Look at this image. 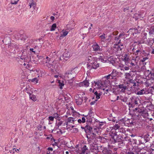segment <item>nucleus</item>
<instances>
[{
    "instance_id": "c85d7f7f",
    "label": "nucleus",
    "mask_w": 154,
    "mask_h": 154,
    "mask_svg": "<svg viewBox=\"0 0 154 154\" xmlns=\"http://www.w3.org/2000/svg\"><path fill=\"white\" fill-rule=\"evenodd\" d=\"M68 33V32L67 31H65L63 32L62 34H61L60 37V38L61 39L62 38L66 36Z\"/></svg>"
},
{
    "instance_id": "774afa93",
    "label": "nucleus",
    "mask_w": 154,
    "mask_h": 154,
    "mask_svg": "<svg viewBox=\"0 0 154 154\" xmlns=\"http://www.w3.org/2000/svg\"><path fill=\"white\" fill-rule=\"evenodd\" d=\"M30 50L32 51V52H34L35 54V51H33V48H31L30 49Z\"/></svg>"
},
{
    "instance_id": "c756f323",
    "label": "nucleus",
    "mask_w": 154,
    "mask_h": 154,
    "mask_svg": "<svg viewBox=\"0 0 154 154\" xmlns=\"http://www.w3.org/2000/svg\"><path fill=\"white\" fill-rule=\"evenodd\" d=\"M131 72H126L125 73L124 76L126 79H129L131 76Z\"/></svg>"
},
{
    "instance_id": "72a5a7b5",
    "label": "nucleus",
    "mask_w": 154,
    "mask_h": 154,
    "mask_svg": "<svg viewBox=\"0 0 154 154\" xmlns=\"http://www.w3.org/2000/svg\"><path fill=\"white\" fill-rule=\"evenodd\" d=\"M154 33V27L151 26L149 29V35L153 34Z\"/></svg>"
},
{
    "instance_id": "39448f33",
    "label": "nucleus",
    "mask_w": 154,
    "mask_h": 154,
    "mask_svg": "<svg viewBox=\"0 0 154 154\" xmlns=\"http://www.w3.org/2000/svg\"><path fill=\"white\" fill-rule=\"evenodd\" d=\"M99 64L97 63V60L92 62L91 63L88 64L87 68L88 69L91 70L92 69H96L99 66Z\"/></svg>"
},
{
    "instance_id": "f3484780",
    "label": "nucleus",
    "mask_w": 154,
    "mask_h": 154,
    "mask_svg": "<svg viewBox=\"0 0 154 154\" xmlns=\"http://www.w3.org/2000/svg\"><path fill=\"white\" fill-rule=\"evenodd\" d=\"M126 119L125 117L124 118H122V119H120L119 120V124L121 125V126L126 125V124H128L126 120Z\"/></svg>"
},
{
    "instance_id": "e433bc0d",
    "label": "nucleus",
    "mask_w": 154,
    "mask_h": 154,
    "mask_svg": "<svg viewBox=\"0 0 154 154\" xmlns=\"http://www.w3.org/2000/svg\"><path fill=\"white\" fill-rule=\"evenodd\" d=\"M105 34L103 33V34L100 36V37L101 38V40L102 42H104L106 38V37H105Z\"/></svg>"
},
{
    "instance_id": "e2e57ef3",
    "label": "nucleus",
    "mask_w": 154,
    "mask_h": 154,
    "mask_svg": "<svg viewBox=\"0 0 154 154\" xmlns=\"http://www.w3.org/2000/svg\"><path fill=\"white\" fill-rule=\"evenodd\" d=\"M130 120H131L130 119H127V120H126V121H127L126 122H128V123H130V124H133L132 121L131 122V121H130Z\"/></svg>"
},
{
    "instance_id": "bb28decb",
    "label": "nucleus",
    "mask_w": 154,
    "mask_h": 154,
    "mask_svg": "<svg viewBox=\"0 0 154 154\" xmlns=\"http://www.w3.org/2000/svg\"><path fill=\"white\" fill-rule=\"evenodd\" d=\"M96 137V134L94 133L91 134L90 136H88V137L87 138L88 139H89V140H93L95 139Z\"/></svg>"
},
{
    "instance_id": "4be33fe9",
    "label": "nucleus",
    "mask_w": 154,
    "mask_h": 154,
    "mask_svg": "<svg viewBox=\"0 0 154 154\" xmlns=\"http://www.w3.org/2000/svg\"><path fill=\"white\" fill-rule=\"evenodd\" d=\"M99 60L102 62H105L107 61V59L104 58L103 54L100 55L98 58Z\"/></svg>"
},
{
    "instance_id": "3c124183",
    "label": "nucleus",
    "mask_w": 154,
    "mask_h": 154,
    "mask_svg": "<svg viewBox=\"0 0 154 154\" xmlns=\"http://www.w3.org/2000/svg\"><path fill=\"white\" fill-rule=\"evenodd\" d=\"M18 1H19V0L14 1L12 0L11 1V3L12 4L16 5Z\"/></svg>"
},
{
    "instance_id": "7c9ffc66",
    "label": "nucleus",
    "mask_w": 154,
    "mask_h": 154,
    "mask_svg": "<svg viewBox=\"0 0 154 154\" xmlns=\"http://www.w3.org/2000/svg\"><path fill=\"white\" fill-rule=\"evenodd\" d=\"M70 71H73V72H72L75 75V74L78 73L79 70L78 68L76 67L72 69Z\"/></svg>"
},
{
    "instance_id": "4c0bfd02",
    "label": "nucleus",
    "mask_w": 154,
    "mask_h": 154,
    "mask_svg": "<svg viewBox=\"0 0 154 154\" xmlns=\"http://www.w3.org/2000/svg\"><path fill=\"white\" fill-rule=\"evenodd\" d=\"M31 0V3H29V5L30 7V8H31L32 7H35V3L34 2L33 0Z\"/></svg>"
},
{
    "instance_id": "5701e85b",
    "label": "nucleus",
    "mask_w": 154,
    "mask_h": 154,
    "mask_svg": "<svg viewBox=\"0 0 154 154\" xmlns=\"http://www.w3.org/2000/svg\"><path fill=\"white\" fill-rule=\"evenodd\" d=\"M119 42H118V44H117L115 45V48H116L118 51H121L123 48V45H119Z\"/></svg>"
},
{
    "instance_id": "680f3d73",
    "label": "nucleus",
    "mask_w": 154,
    "mask_h": 154,
    "mask_svg": "<svg viewBox=\"0 0 154 154\" xmlns=\"http://www.w3.org/2000/svg\"><path fill=\"white\" fill-rule=\"evenodd\" d=\"M101 95V94H99L98 95H97L96 96V97L97 99H99L100 98V96Z\"/></svg>"
},
{
    "instance_id": "09e8293b",
    "label": "nucleus",
    "mask_w": 154,
    "mask_h": 154,
    "mask_svg": "<svg viewBox=\"0 0 154 154\" xmlns=\"http://www.w3.org/2000/svg\"><path fill=\"white\" fill-rule=\"evenodd\" d=\"M59 83L60 88L62 89V87L64 85V84L63 83H62L60 81H59Z\"/></svg>"
},
{
    "instance_id": "79ce46f5",
    "label": "nucleus",
    "mask_w": 154,
    "mask_h": 154,
    "mask_svg": "<svg viewBox=\"0 0 154 154\" xmlns=\"http://www.w3.org/2000/svg\"><path fill=\"white\" fill-rule=\"evenodd\" d=\"M59 115L57 113H55L53 114V117L54 118H55L56 119H57L58 120H60V119L59 116Z\"/></svg>"
},
{
    "instance_id": "f704fd0d",
    "label": "nucleus",
    "mask_w": 154,
    "mask_h": 154,
    "mask_svg": "<svg viewBox=\"0 0 154 154\" xmlns=\"http://www.w3.org/2000/svg\"><path fill=\"white\" fill-rule=\"evenodd\" d=\"M45 63L46 64V66L48 68H51L53 66V64L51 63V62L46 61Z\"/></svg>"
},
{
    "instance_id": "cd10ccee",
    "label": "nucleus",
    "mask_w": 154,
    "mask_h": 154,
    "mask_svg": "<svg viewBox=\"0 0 154 154\" xmlns=\"http://www.w3.org/2000/svg\"><path fill=\"white\" fill-rule=\"evenodd\" d=\"M30 98L34 101H35L37 100L36 96L34 95H31V94L29 95Z\"/></svg>"
},
{
    "instance_id": "473e14b6",
    "label": "nucleus",
    "mask_w": 154,
    "mask_h": 154,
    "mask_svg": "<svg viewBox=\"0 0 154 154\" xmlns=\"http://www.w3.org/2000/svg\"><path fill=\"white\" fill-rule=\"evenodd\" d=\"M124 60L125 61V63L127 62L129 60V57L127 54H125L124 55Z\"/></svg>"
},
{
    "instance_id": "c03bdc74",
    "label": "nucleus",
    "mask_w": 154,
    "mask_h": 154,
    "mask_svg": "<svg viewBox=\"0 0 154 154\" xmlns=\"http://www.w3.org/2000/svg\"><path fill=\"white\" fill-rule=\"evenodd\" d=\"M11 47H14L16 48L18 47L17 45L16 44L12 43H11L9 45V47H10L11 48Z\"/></svg>"
},
{
    "instance_id": "052dcab7",
    "label": "nucleus",
    "mask_w": 154,
    "mask_h": 154,
    "mask_svg": "<svg viewBox=\"0 0 154 154\" xmlns=\"http://www.w3.org/2000/svg\"><path fill=\"white\" fill-rule=\"evenodd\" d=\"M123 68L125 70H128L129 69V67L127 66L124 67H123Z\"/></svg>"
},
{
    "instance_id": "7ed1b4c3",
    "label": "nucleus",
    "mask_w": 154,
    "mask_h": 154,
    "mask_svg": "<svg viewBox=\"0 0 154 154\" xmlns=\"http://www.w3.org/2000/svg\"><path fill=\"white\" fill-rule=\"evenodd\" d=\"M131 102L128 103L129 107L130 108H133L134 105L138 104V101L139 99L138 98L136 97L135 96H133L130 98Z\"/></svg>"
},
{
    "instance_id": "aec40b11",
    "label": "nucleus",
    "mask_w": 154,
    "mask_h": 154,
    "mask_svg": "<svg viewBox=\"0 0 154 154\" xmlns=\"http://www.w3.org/2000/svg\"><path fill=\"white\" fill-rule=\"evenodd\" d=\"M102 152L103 154H111L112 152L111 150L106 148H104Z\"/></svg>"
},
{
    "instance_id": "6e6552de",
    "label": "nucleus",
    "mask_w": 154,
    "mask_h": 154,
    "mask_svg": "<svg viewBox=\"0 0 154 154\" xmlns=\"http://www.w3.org/2000/svg\"><path fill=\"white\" fill-rule=\"evenodd\" d=\"M70 53L68 52H65L60 57V60L66 61L70 57Z\"/></svg>"
},
{
    "instance_id": "49530a36",
    "label": "nucleus",
    "mask_w": 154,
    "mask_h": 154,
    "mask_svg": "<svg viewBox=\"0 0 154 154\" xmlns=\"http://www.w3.org/2000/svg\"><path fill=\"white\" fill-rule=\"evenodd\" d=\"M88 149V148L87 147L86 145H84L83 146L82 150V152L84 153Z\"/></svg>"
},
{
    "instance_id": "a211bd4d",
    "label": "nucleus",
    "mask_w": 154,
    "mask_h": 154,
    "mask_svg": "<svg viewBox=\"0 0 154 154\" xmlns=\"http://www.w3.org/2000/svg\"><path fill=\"white\" fill-rule=\"evenodd\" d=\"M89 83L87 80H85L82 82L79 83V86L80 87L85 86L87 87L89 86Z\"/></svg>"
},
{
    "instance_id": "bf43d9fd",
    "label": "nucleus",
    "mask_w": 154,
    "mask_h": 154,
    "mask_svg": "<svg viewBox=\"0 0 154 154\" xmlns=\"http://www.w3.org/2000/svg\"><path fill=\"white\" fill-rule=\"evenodd\" d=\"M82 122L83 123H84L85 122L86 119L85 118V117H82Z\"/></svg>"
},
{
    "instance_id": "a19ab883",
    "label": "nucleus",
    "mask_w": 154,
    "mask_h": 154,
    "mask_svg": "<svg viewBox=\"0 0 154 154\" xmlns=\"http://www.w3.org/2000/svg\"><path fill=\"white\" fill-rule=\"evenodd\" d=\"M149 41H147L148 43L153 44L154 43V38H151L149 39Z\"/></svg>"
},
{
    "instance_id": "0eeeda50",
    "label": "nucleus",
    "mask_w": 154,
    "mask_h": 154,
    "mask_svg": "<svg viewBox=\"0 0 154 154\" xmlns=\"http://www.w3.org/2000/svg\"><path fill=\"white\" fill-rule=\"evenodd\" d=\"M90 149L91 152L94 153L95 154H97L98 152L97 145L94 143L91 144Z\"/></svg>"
},
{
    "instance_id": "37998d69",
    "label": "nucleus",
    "mask_w": 154,
    "mask_h": 154,
    "mask_svg": "<svg viewBox=\"0 0 154 154\" xmlns=\"http://www.w3.org/2000/svg\"><path fill=\"white\" fill-rule=\"evenodd\" d=\"M148 109L149 110H153L154 109V105L151 103L148 106Z\"/></svg>"
},
{
    "instance_id": "9b49d317",
    "label": "nucleus",
    "mask_w": 154,
    "mask_h": 154,
    "mask_svg": "<svg viewBox=\"0 0 154 154\" xmlns=\"http://www.w3.org/2000/svg\"><path fill=\"white\" fill-rule=\"evenodd\" d=\"M148 91L146 90V89L143 88L137 92H136L135 93L137 95H142L144 94H148Z\"/></svg>"
},
{
    "instance_id": "13d9d810",
    "label": "nucleus",
    "mask_w": 154,
    "mask_h": 154,
    "mask_svg": "<svg viewBox=\"0 0 154 154\" xmlns=\"http://www.w3.org/2000/svg\"><path fill=\"white\" fill-rule=\"evenodd\" d=\"M54 117L53 116H50L48 117V119L51 121H53L54 120Z\"/></svg>"
},
{
    "instance_id": "4468645a",
    "label": "nucleus",
    "mask_w": 154,
    "mask_h": 154,
    "mask_svg": "<svg viewBox=\"0 0 154 154\" xmlns=\"http://www.w3.org/2000/svg\"><path fill=\"white\" fill-rule=\"evenodd\" d=\"M75 119L72 117L68 118L66 121V125H67L68 124H70L71 123H74L76 121V120Z\"/></svg>"
},
{
    "instance_id": "2f4dec72",
    "label": "nucleus",
    "mask_w": 154,
    "mask_h": 154,
    "mask_svg": "<svg viewBox=\"0 0 154 154\" xmlns=\"http://www.w3.org/2000/svg\"><path fill=\"white\" fill-rule=\"evenodd\" d=\"M140 59L139 57L138 56H136L135 58H133L132 59V60L131 61H132L133 62L135 63H137V61H138V60Z\"/></svg>"
},
{
    "instance_id": "f257e3e1",
    "label": "nucleus",
    "mask_w": 154,
    "mask_h": 154,
    "mask_svg": "<svg viewBox=\"0 0 154 154\" xmlns=\"http://www.w3.org/2000/svg\"><path fill=\"white\" fill-rule=\"evenodd\" d=\"M119 127L120 126L118 124H116L113 127H110V129L108 128H107V129H108L109 130L111 129L109 134L115 142L119 141L120 139L118 135L117 134V132L116 131V130L118 129H119Z\"/></svg>"
},
{
    "instance_id": "8fccbe9b",
    "label": "nucleus",
    "mask_w": 154,
    "mask_h": 154,
    "mask_svg": "<svg viewBox=\"0 0 154 154\" xmlns=\"http://www.w3.org/2000/svg\"><path fill=\"white\" fill-rule=\"evenodd\" d=\"M141 53V51L140 50H138L136 51L135 53V54L136 56H138V55L140 54Z\"/></svg>"
},
{
    "instance_id": "9d476101",
    "label": "nucleus",
    "mask_w": 154,
    "mask_h": 154,
    "mask_svg": "<svg viewBox=\"0 0 154 154\" xmlns=\"http://www.w3.org/2000/svg\"><path fill=\"white\" fill-rule=\"evenodd\" d=\"M88 60V64L91 63L92 62L96 60V58L94 57L93 55L90 54L86 57Z\"/></svg>"
},
{
    "instance_id": "f03ea898",
    "label": "nucleus",
    "mask_w": 154,
    "mask_h": 154,
    "mask_svg": "<svg viewBox=\"0 0 154 154\" xmlns=\"http://www.w3.org/2000/svg\"><path fill=\"white\" fill-rule=\"evenodd\" d=\"M133 112L134 116H138L140 113H142L143 117H146L148 116V113H146L144 115L143 110L140 108H136L133 110Z\"/></svg>"
},
{
    "instance_id": "864d4df0",
    "label": "nucleus",
    "mask_w": 154,
    "mask_h": 154,
    "mask_svg": "<svg viewBox=\"0 0 154 154\" xmlns=\"http://www.w3.org/2000/svg\"><path fill=\"white\" fill-rule=\"evenodd\" d=\"M104 78H106L107 79H112L111 78V75L110 74H109V75L107 76H105Z\"/></svg>"
},
{
    "instance_id": "2eb2a0df",
    "label": "nucleus",
    "mask_w": 154,
    "mask_h": 154,
    "mask_svg": "<svg viewBox=\"0 0 154 154\" xmlns=\"http://www.w3.org/2000/svg\"><path fill=\"white\" fill-rule=\"evenodd\" d=\"M128 32H131V34H132L133 35H134L140 33L138 29L135 28L129 29Z\"/></svg>"
},
{
    "instance_id": "a18cd8bd",
    "label": "nucleus",
    "mask_w": 154,
    "mask_h": 154,
    "mask_svg": "<svg viewBox=\"0 0 154 154\" xmlns=\"http://www.w3.org/2000/svg\"><path fill=\"white\" fill-rule=\"evenodd\" d=\"M149 59V57H148V56H146L145 57H143V59H141L140 60V61L142 63L145 62L146 60H148Z\"/></svg>"
},
{
    "instance_id": "1a4fd4ad",
    "label": "nucleus",
    "mask_w": 154,
    "mask_h": 154,
    "mask_svg": "<svg viewBox=\"0 0 154 154\" xmlns=\"http://www.w3.org/2000/svg\"><path fill=\"white\" fill-rule=\"evenodd\" d=\"M117 86L118 88L121 89V91L123 93H125V90H128V87L125 84L119 85Z\"/></svg>"
},
{
    "instance_id": "412c9836",
    "label": "nucleus",
    "mask_w": 154,
    "mask_h": 154,
    "mask_svg": "<svg viewBox=\"0 0 154 154\" xmlns=\"http://www.w3.org/2000/svg\"><path fill=\"white\" fill-rule=\"evenodd\" d=\"M129 82L131 84V88H132V87H133L134 88H135L136 86V81L132 79H130Z\"/></svg>"
},
{
    "instance_id": "de8ad7c7",
    "label": "nucleus",
    "mask_w": 154,
    "mask_h": 154,
    "mask_svg": "<svg viewBox=\"0 0 154 154\" xmlns=\"http://www.w3.org/2000/svg\"><path fill=\"white\" fill-rule=\"evenodd\" d=\"M63 122L61 121L58 122V123H56V124L57 126V128H58L62 124Z\"/></svg>"
},
{
    "instance_id": "dca6fc26",
    "label": "nucleus",
    "mask_w": 154,
    "mask_h": 154,
    "mask_svg": "<svg viewBox=\"0 0 154 154\" xmlns=\"http://www.w3.org/2000/svg\"><path fill=\"white\" fill-rule=\"evenodd\" d=\"M100 84L99 82H96L94 81L92 82V87L94 89L99 88L100 87Z\"/></svg>"
},
{
    "instance_id": "f8f14e48",
    "label": "nucleus",
    "mask_w": 154,
    "mask_h": 154,
    "mask_svg": "<svg viewBox=\"0 0 154 154\" xmlns=\"http://www.w3.org/2000/svg\"><path fill=\"white\" fill-rule=\"evenodd\" d=\"M93 51H101L102 50L101 48H100L99 45L97 43H95L92 46Z\"/></svg>"
},
{
    "instance_id": "c9c22d12",
    "label": "nucleus",
    "mask_w": 154,
    "mask_h": 154,
    "mask_svg": "<svg viewBox=\"0 0 154 154\" xmlns=\"http://www.w3.org/2000/svg\"><path fill=\"white\" fill-rule=\"evenodd\" d=\"M57 27V25L56 23H54L53 25H52L51 29L50 31H54L56 28Z\"/></svg>"
},
{
    "instance_id": "ddd939ff",
    "label": "nucleus",
    "mask_w": 154,
    "mask_h": 154,
    "mask_svg": "<svg viewBox=\"0 0 154 154\" xmlns=\"http://www.w3.org/2000/svg\"><path fill=\"white\" fill-rule=\"evenodd\" d=\"M119 72L116 69H113L111 74H110L111 76V79H115L117 75H118Z\"/></svg>"
},
{
    "instance_id": "69168bd1",
    "label": "nucleus",
    "mask_w": 154,
    "mask_h": 154,
    "mask_svg": "<svg viewBox=\"0 0 154 154\" xmlns=\"http://www.w3.org/2000/svg\"><path fill=\"white\" fill-rule=\"evenodd\" d=\"M119 96H118L116 98V99L113 100H111L112 101H115L117 100H118L119 99Z\"/></svg>"
},
{
    "instance_id": "6ab92c4d",
    "label": "nucleus",
    "mask_w": 154,
    "mask_h": 154,
    "mask_svg": "<svg viewBox=\"0 0 154 154\" xmlns=\"http://www.w3.org/2000/svg\"><path fill=\"white\" fill-rule=\"evenodd\" d=\"M83 97H79L78 99L75 100V102L78 105H81L83 101Z\"/></svg>"
},
{
    "instance_id": "603ef678",
    "label": "nucleus",
    "mask_w": 154,
    "mask_h": 154,
    "mask_svg": "<svg viewBox=\"0 0 154 154\" xmlns=\"http://www.w3.org/2000/svg\"><path fill=\"white\" fill-rule=\"evenodd\" d=\"M131 10V7H126V8H125L124 9V12H126L128 10L130 9Z\"/></svg>"
},
{
    "instance_id": "393cba45",
    "label": "nucleus",
    "mask_w": 154,
    "mask_h": 154,
    "mask_svg": "<svg viewBox=\"0 0 154 154\" xmlns=\"http://www.w3.org/2000/svg\"><path fill=\"white\" fill-rule=\"evenodd\" d=\"M24 91L26 92L29 94V95L31 94L30 93L31 91V88L29 85L26 87Z\"/></svg>"
},
{
    "instance_id": "5fc2aeb1",
    "label": "nucleus",
    "mask_w": 154,
    "mask_h": 154,
    "mask_svg": "<svg viewBox=\"0 0 154 154\" xmlns=\"http://www.w3.org/2000/svg\"><path fill=\"white\" fill-rule=\"evenodd\" d=\"M147 34L146 32H144L143 34V37L144 39L146 38V35Z\"/></svg>"
},
{
    "instance_id": "58836bf2",
    "label": "nucleus",
    "mask_w": 154,
    "mask_h": 154,
    "mask_svg": "<svg viewBox=\"0 0 154 154\" xmlns=\"http://www.w3.org/2000/svg\"><path fill=\"white\" fill-rule=\"evenodd\" d=\"M97 122H98V121H97ZM98 122H99L98 124L100 126V128H101V126L102 125H105L106 124V122H100L98 121Z\"/></svg>"
},
{
    "instance_id": "ea45409f",
    "label": "nucleus",
    "mask_w": 154,
    "mask_h": 154,
    "mask_svg": "<svg viewBox=\"0 0 154 154\" xmlns=\"http://www.w3.org/2000/svg\"><path fill=\"white\" fill-rule=\"evenodd\" d=\"M118 131L120 133H124L126 131L124 128H121L118 129Z\"/></svg>"
},
{
    "instance_id": "b1692460",
    "label": "nucleus",
    "mask_w": 154,
    "mask_h": 154,
    "mask_svg": "<svg viewBox=\"0 0 154 154\" xmlns=\"http://www.w3.org/2000/svg\"><path fill=\"white\" fill-rule=\"evenodd\" d=\"M144 150L143 149H140L138 146L135 147L134 152H135L136 153L138 154L139 152H140L141 151H143Z\"/></svg>"
},
{
    "instance_id": "6e6d98bb",
    "label": "nucleus",
    "mask_w": 154,
    "mask_h": 154,
    "mask_svg": "<svg viewBox=\"0 0 154 154\" xmlns=\"http://www.w3.org/2000/svg\"><path fill=\"white\" fill-rule=\"evenodd\" d=\"M137 64V63H135L131 61V62L130 63V64L131 66H131H135Z\"/></svg>"
},
{
    "instance_id": "338daca9",
    "label": "nucleus",
    "mask_w": 154,
    "mask_h": 154,
    "mask_svg": "<svg viewBox=\"0 0 154 154\" xmlns=\"http://www.w3.org/2000/svg\"><path fill=\"white\" fill-rule=\"evenodd\" d=\"M48 149L49 151H52L53 150V148L51 147H48Z\"/></svg>"
},
{
    "instance_id": "423d86ee",
    "label": "nucleus",
    "mask_w": 154,
    "mask_h": 154,
    "mask_svg": "<svg viewBox=\"0 0 154 154\" xmlns=\"http://www.w3.org/2000/svg\"><path fill=\"white\" fill-rule=\"evenodd\" d=\"M73 71H68L65 75V77L68 80H70L72 79L75 76V74L73 73Z\"/></svg>"
},
{
    "instance_id": "0e129e2a",
    "label": "nucleus",
    "mask_w": 154,
    "mask_h": 154,
    "mask_svg": "<svg viewBox=\"0 0 154 154\" xmlns=\"http://www.w3.org/2000/svg\"><path fill=\"white\" fill-rule=\"evenodd\" d=\"M46 59H47V60L46 61H48L49 62L50 60V59L48 57H46Z\"/></svg>"
},
{
    "instance_id": "4d7b16f0",
    "label": "nucleus",
    "mask_w": 154,
    "mask_h": 154,
    "mask_svg": "<svg viewBox=\"0 0 154 154\" xmlns=\"http://www.w3.org/2000/svg\"><path fill=\"white\" fill-rule=\"evenodd\" d=\"M51 140H53V141L54 142V143L53 144V145L57 146V143L55 142V141L56 140L54 139L53 137H52V138H51Z\"/></svg>"
},
{
    "instance_id": "a878e982",
    "label": "nucleus",
    "mask_w": 154,
    "mask_h": 154,
    "mask_svg": "<svg viewBox=\"0 0 154 154\" xmlns=\"http://www.w3.org/2000/svg\"><path fill=\"white\" fill-rule=\"evenodd\" d=\"M38 79L37 78H35L32 79H29L28 81L29 82H32L36 84L38 82Z\"/></svg>"
},
{
    "instance_id": "20e7f679",
    "label": "nucleus",
    "mask_w": 154,
    "mask_h": 154,
    "mask_svg": "<svg viewBox=\"0 0 154 154\" xmlns=\"http://www.w3.org/2000/svg\"><path fill=\"white\" fill-rule=\"evenodd\" d=\"M81 128L83 129H85L87 138L88 137V136H90L91 134L94 133L92 131V128L89 125H87L85 128L82 127Z\"/></svg>"
}]
</instances>
